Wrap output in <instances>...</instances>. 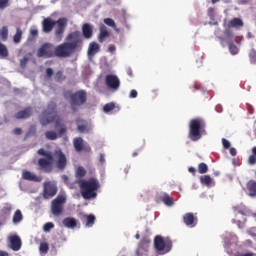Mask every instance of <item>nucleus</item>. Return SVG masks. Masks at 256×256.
<instances>
[{
    "mask_svg": "<svg viewBox=\"0 0 256 256\" xmlns=\"http://www.w3.org/2000/svg\"><path fill=\"white\" fill-rule=\"evenodd\" d=\"M9 7V0H0V9H7Z\"/></svg>",
    "mask_w": 256,
    "mask_h": 256,
    "instance_id": "46",
    "label": "nucleus"
},
{
    "mask_svg": "<svg viewBox=\"0 0 256 256\" xmlns=\"http://www.w3.org/2000/svg\"><path fill=\"white\" fill-rule=\"evenodd\" d=\"M57 195V186L52 182L44 183L43 197L44 199H51Z\"/></svg>",
    "mask_w": 256,
    "mask_h": 256,
    "instance_id": "14",
    "label": "nucleus"
},
{
    "mask_svg": "<svg viewBox=\"0 0 256 256\" xmlns=\"http://www.w3.org/2000/svg\"><path fill=\"white\" fill-rule=\"evenodd\" d=\"M14 135H21V133H23V130H21V128H15L13 130Z\"/></svg>",
    "mask_w": 256,
    "mask_h": 256,
    "instance_id": "54",
    "label": "nucleus"
},
{
    "mask_svg": "<svg viewBox=\"0 0 256 256\" xmlns=\"http://www.w3.org/2000/svg\"><path fill=\"white\" fill-rule=\"evenodd\" d=\"M82 35L84 39H91L93 37V27L89 23L83 24Z\"/></svg>",
    "mask_w": 256,
    "mask_h": 256,
    "instance_id": "20",
    "label": "nucleus"
},
{
    "mask_svg": "<svg viewBox=\"0 0 256 256\" xmlns=\"http://www.w3.org/2000/svg\"><path fill=\"white\" fill-rule=\"evenodd\" d=\"M46 75L48 79H51V77H53V68H47Z\"/></svg>",
    "mask_w": 256,
    "mask_h": 256,
    "instance_id": "51",
    "label": "nucleus"
},
{
    "mask_svg": "<svg viewBox=\"0 0 256 256\" xmlns=\"http://www.w3.org/2000/svg\"><path fill=\"white\" fill-rule=\"evenodd\" d=\"M66 201L67 199L64 196H58L56 199L52 200L51 202L52 215H55V217H59V215L63 213V205H65Z\"/></svg>",
    "mask_w": 256,
    "mask_h": 256,
    "instance_id": "10",
    "label": "nucleus"
},
{
    "mask_svg": "<svg viewBox=\"0 0 256 256\" xmlns=\"http://www.w3.org/2000/svg\"><path fill=\"white\" fill-rule=\"evenodd\" d=\"M9 241H10V249H12V251H19L21 249V237H19V235L15 234L12 236H9Z\"/></svg>",
    "mask_w": 256,
    "mask_h": 256,
    "instance_id": "18",
    "label": "nucleus"
},
{
    "mask_svg": "<svg viewBox=\"0 0 256 256\" xmlns=\"http://www.w3.org/2000/svg\"><path fill=\"white\" fill-rule=\"evenodd\" d=\"M215 13V9L214 8H208V15H213Z\"/></svg>",
    "mask_w": 256,
    "mask_h": 256,
    "instance_id": "60",
    "label": "nucleus"
},
{
    "mask_svg": "<svg viewBox=\"0 0 256 256\" xmlns=\"http://www.w3.org/2000/svg\"><path fill=\"white\" fill-rule=\"evenodd\" d=\"M40 253H47L49 251V244L47 243H41L39 247Z\"/></svg>",
    "mask_w": 256,
    "mask_h": 256,
    "instance_id": "44",
    "label": "nucleus"
},
{
    "mask_svg": "<svg viewBox=\"0 0 256 256\" xmlns=\"http://www.w3.org/2000/svg\"><path fill=\"white\" fill-rule=\"evenodd\" d=\"M11 206H5L3 209H2V213H4V215H11Z\"/></svg>",
    "mask_w": 256,
    "mask_h": 256,
    "instance_id": "50",
    "label": "nucleus"
},
{
    "mask_svg": "<svg viewBox=\"0 0 256 256\" xmlns=\"http://www.w3.org/2000/svg\"><path fill=\"white\" fill-rule=\"evenodd\" d=\"M150 245H151V238H149V236L142 237L136 249V255L147 256V253H149Z\"/></svg>",
    "mask_w": 256,
    "mask_h": 256,
    "instance_id": "11",
    "label": "nucleus"
},
{
    "mask_svg": "<svg viewBox=\"0 0 256 256\" xmlns=\"http://www.w3.org/2000/svg\"><path fill=\"white\" fill-rule=\"evenodd\" d=\"M104 23L108 27H112V29H116L117 27V25L115 24V20H113L112 18H105Z\"/></svg>",
    "mask_w": 256,
    "mask_h": 256,
    "instance_id": "39",
    "label": "nucleus"
},
{
    "mask_svg": "<svg viewBox=\"0 0 256 256\" xmlns=\"http://www.w3.org/2000/svg\"><path fill=\"white\" fill-rule=\"evenodd\" d=\"M23 221V213L21 210H16L13 216V223H21Z\"/></svg>",
    "mask_w": 256,
    "mask_h": 256,
    "instance_id": "30",
    "label": "nucleus"
},
{
    "mask_svg": "<svg viewBox=\"0 0 256 256\" xmlns=\"http://www.w3.org/2000/svg\"><path fill=\"white\" fill-rule=\"evenodd\" d=\"M66 41L68 45H72V49L77 51V49H81L83 45V38L81 37V32L74 31L67 35Z\"/></svg>",
    "mask_w": 256,
    "mask_h": 256,
    "instance_id": "8",
    "label": "nucleus"
},
{
    "mask_svg": "<svg viewBox=\"0 0 256 256\" xmlns=\"http://www.w3.org/2000/svg\"><path fill=\"white\" fill-rule=\"evenodd\" d=\"M222 145H223L224 149H229L231 147V142H229V140L223 138Z\"/></svg>",
    "mask_w": 256,
    "mask_h": 256,
    "instance_id": "49",
    "label": "nucleus"
},
{
    "mask_svg": "<svg viewBox=\"0 0 256 256\" xmlns=\"http://www.w3.org/2000/svg\"><path fill=\"white\" fill-rule=\"evenodd\" d=\"M74 53L73 44H68L67 42L54 47V57H59L60 59L71 57Z\"/></svg>",
    "mask_w": 256,
    "mask_h": 256,
    "instance_id": "6",
    "label": "nucleus"
},
{
    "mask_svg": "<svg viewBox=\"0 0 256 256\" xmlns=\"http://www.w3.org/2000/svg\"><path fill=\"white\" fill-rule=\"evenodd\" d=\"M230 155H232V157H235L237 155V150L235 148H230Z\"/></svg>",
    "mask_w": 256,
    "mask_h": 256,
    "instance_id": "57",
    "label": "nucleus"
},
{
    "mask_svg": "<svg viewBox=\"0 0 256 256\" xmlns=\"http://www.w3.org/2000/svg\"><path fill=\"white\" fill-rule=\"evenodd\" d=\"M37 153L41 157H44L38 159V169L39 171H43V173L53 172L54 161H56V167L60 171H63L67 167V156H65V153L60 148L55 149L53 152L40 148Z\"/></svg>",
    "mask_w": 256,
    "mask_h": 256,
    "instance_id": "1",
    "label": "nucleus"
},
{
    "mask_svg": "<svg viewBox=\"0 0 256 256\" xmlns=\"http://www.w3.org/2000/svg\"><path fill=\"white\" fill-rule=\"evenodd\" d=\"M30 35H32V37H37V35H39V31H37V29H32L30 30Z\"/></svg>",
    "mask_w": 256,
    "mask_h": 256,
    "instance_id": "53",
    "label": "nucleus"
},
{
    "mask_svg": "<svg viewBox=\"0 0 256 256\" xmlns=\"http://www.w3.org/2000/svg\"><path fill=\"white\" fill-rule=\"evenodd\" d=\"M240 256H253V253L241 254Z\"/></svg>",
    "mask_w": 256,
    "mask_h": 256,
    "instance_id": "64",
    "label": "nucleus"
},
{
    "mask_svg": "<svg viewBox=\"0 0 256 256\" xmlns=\"http://www.w3.org/2000/svg\"><path fill=\"white\" fill-rule=\"evenodd\" d=\"M0 256H9V252H5L3 250H0Z\"/></svg>",
    "mask_w": 256,
    "mask_h": 256,
    "instance_id": "62",
    "label": "nucleus"
},
{
    "mask_svg": "<svg viewBox=\"0 0 256 256\" xmlns=\"http://www.w3.org/2000/svg\"><path fill=\"white\" fill-rule=\"evenodd\" d=\"M203 135H207V123L203 118H194L189 122L188 137L190 141H199Z\"/></svg>",
    "mask_w": 256,
    "mask_h": 256,
    "instance_id": "2",
    "label": "nucleus"
},
{
    "mask_svg": "<svg viewBox=\"0 0 256 256\" xmlns=\"http://www.w3.org/2000/svg\"><path fill=\"white\" fill-rule=\"evenodd\" d=\"M107 37H109V30H107V26H105V24H101L100 25V33L98 35L99 43H103V41H105V39H107Z\"/></svg>",
    "mask_w": 256,
    "mask_h": 256,
    "instance_id": "21",
    "label": "nucleus"
},
{
    "mask_svg": "<svg viewBox=\"0 0 256 256\" xmlns=\"http://www.w3.org/2000/svg\"><path fill=\"white\" fill-rule=\"evenodd\" d=\"M197 217L191 212L184 214L183 216V223L186 227H197Z\"/></svg>",
    "mask_w": 256,
    "mask_h": 256,
    "instance_id": "17",
    "label": "nucleus"
},
{
    "mask_svg": "<svg viewBox=\"0 0 256 256\" xmlns=\"http://www.w3.org/2000/svg\"><path fill=\"white\" fill-rule=\"evenodd\" d=\"M80 187V193L83 199H95L97 197V189H99V180L96 178H90L88 180L80 179L77 181Z\"/></svg>",
    "mask_w": 256,
    "mask_h": 256,
    "instance_id": "3",
    "label": "nucleus"
},
{
    "mask_svg": "<svg viewBox=\"0 0 256 256\" xmlns=\"http://www.w3.org/2000/svg\"><path fill=\"white\" fill-rule=\"evenodd\" d=\"M249 61L251 65H256V50L251 49L248 53Z\"/></svg>",
    "mask_w": 256,
    "mask_h": 256,
    "instance_id": "34",
    "label": "nucleus"
},
{
    "mask_svg": "<svg viewBox=\"0 0 256 256\" xmlns=\"http://www.w3.org/2000/svg\"><path fill=\"white\" fill-rule=\"evenodd\" d=\"M99 50V44H97L96 42H91L88 47V56L93 57V55L99 53Z\"/></svg>",
    "mask_w": 256,
    "mask_h": 256,
    "instance_id": "25",
    "label": "nucleus"
},
{
    "mask_svg": "<svg viewBox=\"0 0 256 256\" xmlns=\"http://www.w3.org/2000/svg\"><path fill=\"white\" fill-rule=\"evenodd\" d=\"M55 25H57V21L53 20L52 18H44L42 21V31L43 33H51L53 29L55 28Z\"/></svg>",
    "mask_w": 256,
    "mask_h": 256,
    "instance_id": "16",
    "label": "nucleus"
},
{
    "mask_svg": "<svg viewBox=\"0 0 256 256\" xmlns=\"http://www.w3.org/2000/svg\"><path fill=\"white\" fill-rule=\"evenodd\" d=\"M159 199L162 200L168 207H171L175 204L173 197L169 196L167 193H163L159 196Z\"/></svg>",
    "mask_w": 256,
    "mask_h": 256,
    "instance_id": "24",
    "label": "nucleus"
},
{
    "mask_svg": "<svg viewBox=\"0 0 256 256\" xmlns=\"http://www.w3.org/2000/svg\"><path fill=\"white\" fill-rule=\"evenodd\" d=\"M0 37L3 41H7L9 37V29H7V26H3L0 30Z\"/></svg>",
    "mask_w": 256,
    "mask_h": 256,
    "instance_id": "32",
    "label": "nucleus"
},
{
    "mask_svg": "<svg viewBox=\"0 0 256 256\" xmlns=\"http://www.w3.org/2000/svg\"><path fill=\"white\" fill-rule=\"evenodd\" d=\"M77 131L79 133H87V131H89V129L87 128V122H85L84 124H80L77 126Z\"/></svg>",
    "mask_w": 256,
    "mask_h": 256,
    "instance_id": "41",
    "label": "nucleus"
},
{
    "mask_svg": "<svg viewBox=\"0 0 256 256\" xmlns=\"http://www.w3.org/2000/svg\"><path fill=\"white\" fill-rule=\"evenodd\" d=\"M23 37V30H21V28H16V33L13 36V42L16 44L21 43V39Z\"/></svg>",
    "mask_w": 256,
    "mask_h": 256,
    "instance_id": "29",
    "label": "nucleus"
},
{
    "mask_svg": "<svg viewBox=\"0 0 256 256\" xmlns=\"http://www.w3.org/2000/svg\"><path fill=\"white\" fill-rule=\"evenodd\" d=\"M85 175H87V170H85V168H83V166H80L76 169V177H85Z\"/></svg>",
    "mask_w": 256,
    "mask_h": 256,
    "instance_id": "38",
    "label": "nucleus"
},
{
    "mask_svg": "<svg viewBox=\"0 0 256 256\" xmlns=\"http://www.w3.org/2000/svg\"><path fill=\"white\" fill-rule=\"evenodd\" d=\"M95 215L89 214L86 216V227H93L95 225Z\"/></svg>",
    "mask_w": 256,
    "mask_h": 256,
    "instance_id": "33",
    "label": "nucleus"
},
{
    "mask_svg": "<svg viewBox=\"0 0 256 256\" xmlns=\"http://www.w3.org/2000/svg\"><path fill=\"white\" fill-rule=\"evenodd\" d=\"M224 34L226 37H231V31H229V30H225Z\"/></svg>",
    "mask_w": 256,
    "mask_h": 256,
    "instance_id": "63",
    "label": "nucleus"
},
{
    "mask_svg": "<svg viewBox=\"0 0 256 256\" xmlns=\"http://www.w3.org/2000/svg\"><path fill=\"white\" fill-rule=\"evenodd\" d=\"M56 25L57 26L54 35L56 39H59V41H61V39H63V33H65V29L67 28V18H59L56 21Z\"/></svg>",
    "mask_w": 256,
    "mask_h": 256,
    "instance_id": "13",
    "label": "nucleus"
},
{
    "mask_svg": "<svg viewBox=\"0 0 256 256\" xmlns=\"http://www.w3.org/2000/svg\"><path fill=\"white\" fill-rule=\"evenodd\" d=\"M37 57H43L44 59H52L55 57V45L51 43H44L37 51Z\"/></svg>",
    "mask_w": 256,
    "mask_h": 256,
    "instance_id": "9",
    "label": "nucleus"
},
{
    "mask_svg": "<svg viewBox=\"0 0 256 256\" xmlns=\"http://www.w3.org/2000/svg\"><path fill=\"white\" fill-rule=\"evenodd\" d=\"M154 247L160 255H165V253H169V251H171L173 243L171 240H165L162 236H156L154 238Z\"/></svg>",
    "mask_w": 256,
    "mask_h": 256,
    "instance_id": "7",
    "label": "nucleus"
},
{
    "mask_svg": "<svg viewBox=\"0 0 256 256\" xmlns=\"http://www.w3.org/2000/svg\"><path fill=\"white\" fill-rule=\"evenodd\" d=\"M115 109V103H108L103 107L104 113H109Z\"/></svg>",
    "mask_w": 256,
    "mask_h": 256,
    "instance_id": "40",
    "label": "nucleus"
},
{
    "mask_svg": "<svg viewBox=\"0 0 256 256\" xmlns=\"http://www.w3.org/2000/svg\"><path fill=\"white\" fill-rule=\"evenodd\" d=\"M229 51L232 55H237V53H239V48H237L235 44L229 43Z\"/></svg>",
    "mask_w": 256,
    "mask_h": 256,
    "instance_id": "42",
    "label": "nucleus"
},
{
    "mask_svg": "<svg viewBox=\"0 0 256 256\" xmlns=\"http://www.w3.org/2000/svg\"><path fill=\"white\" fill-rule=\"evenodd\" d=\"M74 149L77 153H81V151H91V147L85 146L83 138L76 137L73 140Z\"/></svg>",
    "mask_w": 256,
    "mask_h": 256,
    "instance_id": "15",
    "label": "nucleus"
},
{
    "mask_svg": "<svg viewBox=\"0 0 256 256\" xmlns=\"http://www.w3.org/2000/svg\"><path fill=\"white\" fill-rule=\"evenodd\" d=\"M247 190L249 191L250 197H256V182L253 180H250L247 183Z\"/></svg>",
    "mask_w": 256,
    "mask_h": 256,
    "instance_id": "27",
    "label": "nucleus"
},
{
    "mask_svg": "<svg viewBox=\"0 0 256 256\" xmlns=\"http://www.w3.org/2000/svg\"><path fill=\"white\" fill-rule=\"evenodd\" d=\"M188 171L189 173H192V175H195V173H197V170L195 169V167H189Z\"/></svg>",
    "mask_w": 256,
    "mask_h": 256,
    "instance_id": "58",
    "label": "nucleus"
},
{
    "mask_svg": "<svg viewBox=\"0 0 256 256\" xmlns=\"http://www.w3.org/2000/svg\"><path fill=\"white\" fill-rule=\"evenodd\" d=\"M63 95L69 100L71 111H73V113L79 111V108L87 103V91L85 90H79L75 93L71 92V90H66Z\"/></svg>",
    "mask_w": 256,
    "mask_h": 256,
    "instance_id": "4",
    "label": "nucleus"
},
{
    "mask_svg": "<svg viewBox=\"0 0 256 256\" xmlns=\"http://www.w3.org/2000/svg\"><path fill=\"white\" fill-rule=\"evenodd\" d=\"M65 133H67V127H62V128L59 130V135H65Z\"/></svg>",
    "mask_w": 256,
    "mask_h": 256,
    "instance_id": "55",
    "label": "nucleus"
},
{
    "mask_svg": "<svg viewBox=\"0 0 256 256\" xmlns=\"http://www.w3.org/2000/svg\"><path fill=\"white\" fill-rule=\"evenodd\" d=\"M126 73H127V75H129V77H133V69L128 68V69L126 70Z\"/></svg>",
    "mask_w": 256,
    "mask_h": 256,
    "instance_id": "59",
    "label": "nucleus"
},
{
    "mask_svg": "<svg viewBox=\"0 0 256 256\" xmlns=\"http://www.w3.org/2000/svg\"><path fill=\"white\" fill-rule=\"evenodd\" d=\"M55 81H57V83H63V81H65V76L63 75V71L59 70L56 72Z\"/></svg>",
    "mask_w": 256,
    "mask_h": 256,
    "instance_id": "37",
    "label": "nucleus"
},
{
    "mask_svg": "<svg viewBox=\"0 0 256 256\" xmlns=\"http://www.w3.org/2000/svg\"><path fill=\"white\" fill-rule=\"evenodd\" d=\"M0 57L2 59H5V57H9V50L7 49V46H5L1 42H0Z\"/></svg>",
    "mask_w": 256,
    "mask_h": 256,
    "instance_id": "31",
    "label": "nucleus"
},
{
    "mask_svg": "<svg viewBox=\"0 0 256 256\" xmlns=\"http://www.w3.org/2000/svg\"><path fill=\"white\" fill-rule=\"evenodd\" d=\"M37 133V127L35 125H31L27 132V135H35Z\"/></svg>",
    "mask_w": 256,
    "mask_h": 256,
    "instance_id": "47",
    "label": "nucleus"
},
{
    "mask_svg": "<svg viewBox=\"0 0 256 256\" xmlns=\"http://www.w3.org/2000/svg\"><path fill=\"white\" fill-rule=\"evenodd\" d=\"M33 115V108L32 107H27L24 108L23 110L17 112L14 117L16 119H29Z\"/></svg>",
    "mask_w": 256,
    "mask_h": 256,
    "instance_id": "19",
    "label": "nucleus"
},
{
    "mask_svg": "<svg viewBox=\"0 0 256 256\" xmlns=\"http://www.w3.org/2000/svg\"><path fill=\"white\" fill-rule=\"evenodd\" d=\"M200 182L202 185H206V187H211V183H213V178L209 175H203L200 177Z\"/></svg>",
    "mask_w": 256,
    "mask_h": 256,
    "instance_id": "28",
    "label": "nucleus"
},
{
    "mask_svg": "<svg viewBox=\"0 0 256 256\" xmlns=\"http://www.w3.org/2000/svg\"><path fill=\"white\" fill-rule=\"evenodd\" d=\"M108 51L110 53H113V51H115V45H110L109 48H108Z\"/></svg>",
    "mask_w": 256,
    "mask_h": 256,
    "instance_id": "61",
    "label": "nucleus"
},
{
    "mask_svg": "<svg viewBox=\"0 0 256 256\" xmlns=\"http://www.w3.org/2000/svg\"><path fill=\"white\" fill-rule=\"evenodd\" d=\"M55 111H57V103L50 102L39 118L43 127L53 123V121H55V127H61V118L55 114Z\"/></svg>",
    "mask_w": 256,
    "mask_h": 256,
    "instance_id": "5",
    "label": "nucleus"
},
{
    "mask_svg": "<svg viewBox=\"0 0 256 256\" xmlns=\"http://www.w3.org/2000/svg\"><path fill=\"white\" fill-rule=\"evenodd\" d=\"M53 227H55V224H53V222H47L46 224H44L43 230H44L46 233H49V231H50L51 229H53Z\"/></svg>",
    "mask_w": 256,
    "mask_h": 256,
    "instance_id": "43",
    "label": "nucleus"
},
{
    "mask_svg": "<svg viewBox=\"0 0 256 256\" xmlns=\"http://www.w3.org/2000/svg\"><path fill=\"white\" fill-rule=\"evenodd\" d=\"M63 225L68 229H75V227H77V220L73 217H66L63 220Z\"/></svg>",
    "mask_w": 256,
    "mask_h": 256,
    "instance_id": "23",
    "label": "nucleus"
},
{
    "mask_svg": "<svg viewBox=\"0 0 256 256\" xmlns=\"http://www.w3.org/2000/svg\"><path fill=\"white\" fill-rule=\"evenodd\" d=\"M105 83L106 87H108V89H112V91H117L119 87H121V80H119V77H117V75H106Z\"/></svg>",
    "mask_w": 256,
    "mask_h": 256,
    "instance_id": "12",
    "label": "nucleus"
},
{
    "mask_svg": "<svg viewBox=\"0 0 256 256\" xmlns=\"http://www.w3.org/2000/svg\"><path fill=\"white\" fill-rule=\"evenodd\" d=\"M207 171H209V166H207L204 162L198 164V173H200V175H204V173H207Z\"/></svg>",
    "mask_w": 256,
    "mask_h": 256,
    "instance_id": "35",
    "label": "nucleus"
},
{
    "mask_svg": "<svg viewBox=\"0 0 256 256\" xmlns=\"http://www.w3.org/2000/svg\"><path fill=\"white\" fill-rule=\"evenodd\" d=\"M248 163H249V165H255L256 164V156H255V154H252V155L249 156Z\"/></svg>",
    "mask_w": 256,
    "mask_h": 256,
    "instance_id": "48",
    "label": "nucleus"
},
{
    "mask_svg": "<svg viewBox=\"0 0 256 256\" xmlns=\"http://www.w3.org/2000/svg\"><path fill=\"white\" fill-rule=\"evenodd\" d=\"M99 162L101 163V165L105 163V154H100Z\"/></svg>",
    "mask_w": 256,
    "mask_h": 256,
    "instance_id": "56",
    "label": "nucleus"
},
{
    "mask_svg": "<svg viewBox=\"0 0 256 256\" xmlns=\"http://www.w3.org/2000/svg\"><path fill=\"white\" fill-rule=\"evenodd\" d=\"M27 63H29V58L27 56H24L20 60V67H22V69H25V67H27Z\"/></svg>",
    "mask_w": 256,
    "mask_h": 256,
    "instance_id": "45",
    "label": "nucleus"
},
{
    "mask_svg": "<svg viewBox=\"0 0 256 256\" xmlns=\"http://www.w3.org/2000/svg\"><path fill=\"white\" fill-rule=\"evenodd\" d=\"M45 137L49 141H55V139H57V132H55V131H46L45 132Z\"/></svg>",
    "mask_w": 256,
    "mask_h": 256,
    "instance_id": "36",
    "label": "nucleus"
},
{
    "mask_svg": "<svg viewBox=\"0 0 256 256\" xmlns=\"http://www.w3.org/2000/svg\"><path fill=\"white\" fill-rule=\"evenodd\" d=\"M138 93H137V90H131L130 91V98L131 99H136Z\"/></svg>",
    "mask_w": 256,
    "mask_h": 256,
    "instance_id": "52",
    "label": "nucleus"
},
{
    "mask_svg": "<svg viewBox=\"0 0 256 256\" xmlns=\"http://www.w3.org/2000/svg\"><path fill=\"white\" fill-rule=\"evenodd\" d=\"M23 179H25L26 181H41V179H39V177H37V175L29 172V171H24L22 174Z\"/></svg>",
    "mask_w": 256,
    "mask_h": 256,
    "instance_id": "26",
    "label": "nucleus"
},
{
    "mask_svg": "<svg viewBox=\"0 0 256 256\" xmlns=\"http://www.w3.org/2000/svg\"><path fill=\"white\" fill-rule=\"evenodd\" d=\"M243 20L241 18H233L228 22V29L234 28V29H239L243 27Z\"/></svg>",
    "mask_w": 256,
    "mask_h": 256,
    "instance_id": "22",
    "label": "nucleus"
}]
</instances>
